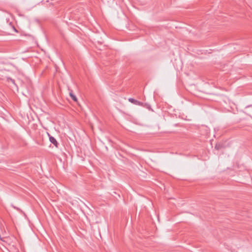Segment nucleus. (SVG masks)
<instances>
[{
  "instance_id": "7ed1b4c3",
  "label": "nucleus",
  "mask_w": 252,
  "mask_h": 252,
  "mask_svg": "<svg viewBox=\"0 0 252 252\" xmlns=\"http://www.w3.org/2000/svg\"><path fill=\"white\" fill-rule=\"evenodd\" d=\"M69 95H70V97H71V98L74 101H77V98L76 96L73 94L72 91L69 92Z\"/></svg>"
},
{
  "instance_id": "20e7f679",
  "label": "nucleus",
  "mask_w": 252,
  "mask_h": 252,
  "mask_svg": "<svg viewBox=\"0 0 252 252\" xmlns=\"http://www.w3.org/2000/svg\"><path fill=\"white\" fill-rule=\"evenodd\" d=\"M7 80L8 81H10L11 83H12L14 85H15V86H16V84H15V81L14 79H12L10 77H7Z\"/></svg>"
},
{
  "instance_id": "f03ea898",
  "label": "nucleus",
  "mask_w": 252,
  "mask_h": 252,
  "mask_svg": "<svg viewBox=\"0 0 252 252\" xmlns=\"http://www.w3.org/2000/svg\"><path fill=\"white\" fill-rule=\"evenodd\" d=\"M128 100L129 102L134 104H136V105H141V106H143V102H140L136 99H134L132 98H129L128 99Z\"/></svg>"
},
{
  "instance_id": "39448f33",
  "label": "nucleus",
  "mask_w": 252,
  "mask_h": 252,
  "mask_svg": "<svg viewBox=\"0 0 252 252\" xmlns=\"http://www.w3.org/2000/svg\"><path fill=\"white\" fill-rule=\"evenodd\" d=\"M219 145H216L215 146V148L218 150L219 149Z\"/></svg>"
},
{
  "instance_id": "423d86ee",
  "label": "nucleus",
  "mask_w": 252,
  "mask_h": 252,
  "mask_svg": "<svg viewBox=\"0 0 252 252\" xmlns=\"http://www.w3.org/2000/svg\"><path fill=\"white\" fill-rule=\"evenodd\" d=\"M13 206V207L14 208H15V209H17V210H20V209H19V208H17V207H15V206Z\"/></svg>"
},
{
  "instance_id": "0eeeda50",
  "label": "nucleus",
  "mask_w": 252,
  "mask_h": 252,
  "mask_svg": "<svg viewBox=\"0 0 252 252\" xmlns=\"http://www.w3.org/2000/svg\"><path fill=\"white\" fill-rule=\"evenodd\" d=\"M14 30H15L16 32H17L16 29L14 27Z\"/></svg>"
},
{
  "instance_id": "f257e3e1",
  "label": "nucleus",
  "mask_w": 252,
  "mask_h": 252,
  "mask_svg": "<svg viewBox=\"0 0 252 252\" xmlns=\"http://www.w3.org/2000/svg\"><path fill=\"white\" fill-rule=\"evenodd\" d=\"M48 135L49 136V140L50 142L52 143L56 148H58L59 146V143L56 140V139L52 136H51L49 133H48Z\"/></svg>"
}]
</instances>
